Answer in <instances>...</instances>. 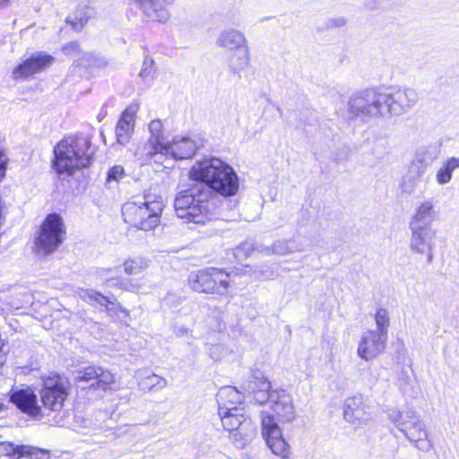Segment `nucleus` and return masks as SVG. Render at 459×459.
<instances>
[{"label": "nucleus", "mask_w": 459, "mask_h": 459, "mask_svg": "<svg viewBox=\"0 0 459 459\" xmlns=\"http://www.w3.org/2000/svg\"><path fill=\"white\" fill-rule=\"evenodd\" d=\"M189 178L205 183L223 196H232L238 189V178L231 166L218 158L204 159L194 163Z\"/></svg>", "instance_id": "1"}, {"label": "nucleus", "mask_w": 459, "mask_h": 459, "mask_svg": "<svg viewBox=\"0 0 459 459\" xmlns=\"http://www.w3.org/2000/svg\"><path fill=\"white\" fill-rule=\"evenodd\" d=\"M92 155L91 142L87 137L67 136L54 148L53 168L58 175L72 176L90 166Z\"/></svg>", "instance_id": "2"}, {"label": "nucleus", "mask_w": 459, "mask_h": 459, "mask_svg": "<svg viewBox=\"0 0 459 459\" xmlns=\"http://www.w3.org/2000/svg\"><path fill=\"white\" fill-rule=\"evenodd\" d=\"M164 208L161 196L145 195L141 201H129L121 208L126 223L138 230L149 231L154 230L160 222Z\"/></svg>", "instance_id": "3"}, {"label": "nucleus", "mask_w": 459, "mask_h": 459, "mask_svg": "<svg viewBox=\"0 0 459 459\" xmlns=\"http://www.w3.org/2000/svg\"><path fill=\"white\" fill-rule=\"evenodd\" d=\"M210 192L191 188L178 193L174 200L177 216L186 222L205 224L215 218L214 209L208 201Z\"/></svg>", "instance_id": "4"}, {"label": "nucleus", "mask_w": 459, "mask_h": 459, "mask_svg": "<svg viewBox=\"0 0 459 459\" xmlns=\"http://www.w3.org/2000/svg\"><path fill=\"white\" fill-rule=\"evenodd\" d=\"M65 226L57 213L48 214L39 226L33 241L34 253L47 256L54 253L65 238Z\"/></svg>", "instance_id": "5"}, {"label": "nucleus", "mask_w": 459, "mask_h": 459, "mask_svg": "<svg viewBox=\"0 0 459 459\" xmlns=\"http://www.w3.org/2000/svg\"><path fill=\"white\" fill-rule=\"evenodd\" d=\"M255 397L259 403L265 402L281 420L291 422L295 420L292 397L285 390H272L271 383L267 378L263 377L259 380Z\"/></svg>", "instance_id": "6"}, {"label": "nucleus", "mask_w": 459, "mask_h": 459, "mask_svg": "<svg viewBox=\"0 0 459 459\" xmlns=\"http://www.w3.org/2000/svg\"><path fill=\"white\" fill-rule=\"evenodd\" d=\"M219 415L224 429L229 431L230 438L238 447H244L255 433V428L244 409L219 410Z\"/></svg>", "instance_id": "7"}, {"label": "nucleus", "mask_w": 459, "mask_h": 459, "mask_svg": "<svg viewBox=\"0 0 459 459\" xmlns=\"http://www.w3.org/2000/svg\"><path fill=\"white\" fill-rule=\"evenodd\" d=\"M230 274L219 268L210 267L191 273L189 283L197 292L226 296L230 287Z\"/></svg>", "instance_id": "8"}, {"label": "nucleus", "mask_w": 459, "mask_h": 459, "mask_svg": "<svg viewBox=\"0 0 459 459\" xmlns=\"http://www.w3.org/2000/svg\"><path fill=\"white\" fill-rule=\"evenodd\" d=\"M68 392V382L63 377L51 373L42 377L39 395L45 409L52 411H61L67 399Z\"/></svg>", "instance_id": "9"}, {"label": "nucleus", "mask_w": 459, "mask_h": 459, "mask_svg": "<svg viewBox=\"0 0 459 459\" xmlns=\"http://www.w3.org/2000/svg\"><path fill=\"white\" fill-rule=\"evenodd\" d=\"M439 148L436 144H427L417 149L409 167V174L403 178V189L411 193L420 180L427 168L439 157Z\"/></svg>", "instance_id": "10"}, {"label": "nucleus", "mask_w": 459, "mask_h": 459, "mask_svg": "<svg viewBox=\"0 0 459 459\" xmlns=\"http://www.w3.org/2000/svg\"><path fill=\"white\" fill-rule=\"evenodd\" d=\"M261 426L263 438L272 454L280 459H290L292 455L291 446L284 438L282 430L273 416L263 411Z\"/></svg>", "instance_id": "11"}, {"label": "nucleus", "mask_w": 459, "mask_h": 459, "mask_svg": "<svg viewBox=\"0 0 459 459\" xmlns=\"http://www.w3.org/2000/svg\"><path fill=\"white\" fill-rule=\"evenodd\" d=\"M199 148L198 142L189 136H176L171 142L166 143L160 154V160H154V163L162 164L165 168H169L173 160L189 159L195 155Z\"/></svg>", "instance_id": "12"}, {"label": "nucleus", "mask_w": 459, "mask_h": 459, "mask_svg": "<svg viewBox=\"0 0 459 459\" xmlns=\"http://www.w3.org/2000/svg\"><path fill=\"white\" fill-rule=\"evenodd\" d=\"M381 99L390 115L400 117L417 104L419 95L413 88L397 87L390 89L386 93H381Z\"/></svg>", "instance_id": "13"}, {"label": "nucleus", "mask_w": 459, "mask_h": 459, "mask_svg": "<svg viewBox=\"0 0 459 459\" xmlns=\"http://www.w3.org/2000/svg\"><path fill=\"white\" fill-rule=\"evenodd\" d=\"M9 401L22 413L34 420H41L44 416L35 389L27 385L13 386L9 391Z\"/></svg>", "instance_id": "14"}, {"label": "nucleus", "mask_w": 459, "mask_h": 459, "mask_svg": "<svg viewBox=\"0 0 459 459\" xmlns=\"http://www.w3.org/2000/svg\"><path fill=\"white\" fill-rule=\"evenodd\" d=\"M348 107L351 114L355 117H377L383 115L381 93L371 90L354 94Z\"/></svg>", "instance_id": "15"}, {"label": "nucleus", "mask_w": 459, "mask_h": 459, "mask_svg": "<svg viewBox=\"0 0 459 459\" xmlns=\"http://www.w3.org/2000/svg\"><path fill=\"white\" fill-rule=\"evenodd\" d=\"M149 138L145 143L139 146L135 155L143 162H153L160 160V151H162L166 143L164 142L163 125L160 120L154 119L149 123Z\"/></svg>", "instance_id": "16"}, {"label": "nucleus", "mask_w": 459, "mask_h": 459, "mask_svg": "<svg viewBox=\"0 0 459 459\" xmlns=\"http://www.w3.org/2000/svg\"><path fill=\"white\" fill-rule=\"evenodd\" d=\"M388 337L373 329L364 331L358 342L357 355L365 361H370L384 352Z\"/></svg>", "instance_id": "17"}, {"label": "nucleus", "mask_w": 459, "mask_h": 459, "mask_svg": "<svg viewBox=\"0 0 459 459\" xmlns=\"http://www.w3.org/2000/svg\"><path fill=\"white\" fill-rule=\"evenodd\" d=\"M53 61L54 57L46 52L34 53L13 68L12 77L13 80H27L49 67Z\"/></svg>", "instance_id": "18"}, {"label": "nucleus", "mask_w": 459, "mask_h": 459, "mask_svg": "<svg viewBox=\"0 0 459 459\" xmlns=\"http://www.w3.org/2000/svg\"><path fill=\"white\" fill-rule=\"evenodd\" d=\"M372 417L370 403L361 395H354L345 399L343 403V418L352 425L362 426Z\"/></svg>", "instance_id": "19"}, {"label": "nucleus", "mask_w": 459, "mask_h": 459, "mask_svg": "<svg viewBox=\"0 0 459 459\" xmlns=\"http://www.w3.org/2000/svg\"><path fill=\"white\" fill-rule=\"evenodd\" d=\"M410 248L412 252L425 255L429 263L433 259L437 231L432 228H409Z\"/></svg>", "instance_id": "20"}, {"label": "nucleus", "mask_w": 459, "mask_h": 459, "mask_svg": "<svg viewBox=\"0 0 459 459\" xmlns=\"http://www.w3.org/2000/svg\"><path fill=\"white\" fill-rule=\"evenodd\" d=\"M438 217V211L432 198L415 204L409 219V228H431Z\"/></svg>", "instance_id": "21"}, {"label": "nucleus", "mask_w": 459, "mask_h": 459, "mask_svg": "<svg viewBox=\"0 0 459 459\" xmlns=\"http://www.w3.org/2000/svg\"><path fill=\"white\" fill-rule=\"evenodd\" d=\"M147 21L164 22L169 18V5L174 0H131Z\"/></svg>", "instance_id": "22"}, {"label": "nucleus", "mask_w": 459, "mask_h": 459, "mask_svg": "<svg viewBox=\"0 0 459 459\" xmlns=\"http://www.w3.org/2000/svg\"><path fill=\"white\" fill-rule=\"evenodd\" d=\"M138 110V105L132 104L121 114L116 126V137L118 143L125 145L129 143L134 131L135 118Z\"/></svg>", "instance_id": "23"}, {"label": "nucleus", "mask_w": 459, "mask_h": 459, "mask_svg": "<svg viewBox=\"0 0 459 459\" xmlns=\"http://www.w3.org/2000/svg\"><path fill=\"white\" fill-rule=\"evenodd\" d=\"M406 438L421 451H429L432 445L429 440V434L425 424L419 418L411 426L403 431Z\"/></svg>", "instance_id": "24"}, {"label": "nucleus", "mask_w": 459, "mask_h": 459, "mask_svg": "<svg viewBox=\"0 0 459 459\" xmlns=\"http://www.w3.org/2000/svg\"><path fill=\"white\" fill-rule=\"evenodd\" d=\"M244 394L230 385L221 387L217 394L219 410L244 409Z\"/></svg>", "instance_id": "25"}, {"label": "nucleus", "mask_w": 459, "mask_h": 459, "mask_svg": "<svg viewBox=\"0 0 459 459\" xmlns=\"http://www.w3.org/2000/svg\"><path fill=\"white\" fill-rule=\"evenodd\" d=\"M216 45L230 52L248 46L244 33L234 28L222 30L216 39Z\"/></svg>", "instance_id": "26"}, {"label": "nucleus", "mask_w": 459, "mask_h": 459, "mask_svg": "<svg viewBox=\"0 0 459 459\" xmlns=\"http://www.w3.org/2000/svg\"><path fill=\"white\" fill-rule=\"evenodd\" d=\"M459 170V156H450L444 159L435 173V180L438 186L449 184L454 173Z\"/></svg>", "instance_id": "27"}, {"label": "nucleus", "mask_w": 459, "mask_h": 459, "mask_svg": "<svg viewBox=\"0 0 459 459\" xmlns=\"http://www.w3.org/2000/svg\"><path fill=\"white\" fill-rule=\"evenodd\" d=\"M250 64L249 48L231 51L228 57V67L231 73L240 74L247 69Z\"/></svg>", "instance_id": "28"}, {"label": "nucleus", "mask_w": 459, "mask_h": 459, "mask_svg": "<svg viewBox=\"0 0 459 459\" xmlns=\"http://www.w3.org/2000/svg\"><path fill=\"white\" fill-rule=\"evenodd\" d=\"M113 269H106L102 271L101 276L105 279L107 287H117L120 290L137 292L140 290L142 284L138 280H126L121 277H112Z\"/></svg>", "instance_id": "29"}, {"label": "nucleus", "mask_w": 459, "mask_h": 459, "mask_svg": "<svg viewBox=\"0 0 459 459\" xmlns=\"http://www.w3.org/2000/svg\"><path fill=\"white\" fill-rule=\"evenodd\" d=\"M389 420L403 432L411 426L420 416L411 409L396 410L392 409L388 412Z\"/></svg>", "instance_id": "30"}, {"label": "nucleus", "mask_w": 459, "mask_h": 459, "mask_svg": "<svg viewBox=\"0 0 459 459\" xmlns=\"http://www.w3.org/2000/svg\"><path fill=\"white\" fill-rule=\"evenodd\" d=\"M30 446H14L10 442H0V459H19L22 455H32Z\"/></svg>", "instance_id": "31"}, {"label": "nucleus", "mask_w": 459, "mask_h": 459, "mask_svg": "<svg viewBox=\"0 0 459 459\" xmlns=\"http://www.w3.org/2000/svg\"><path fill=\"white\" fill-rule=\"evenodd\" d=\"M93 13V10L88 5H80L67 17V22H69L74 29L80 30L87 23Z\"/></svg>", "instance_id": "32"}, {"label": "nucleus", "mask_w": 459, "mask_h": 459, "mask_svg": "<svg viewBox=\"0 0 459 459\" xmlns=\"http://www.w3.org/2000/svg\"><path fill=\"white\" fill-rule=\"evenodd\" d=\"M122 266L126 275H138L149 267V261L143 256L128 257L125 259Z\"/></svg>", "instance_id": "33"}, {"label": "nucleus", "mask_w": 459, "mask_h": 459, "mask_svg": "<svg viewBox=\"0 0 459 459\" xmlns=\"http://www.w3.org/2000/svg\"><path fill=\"white\" fill-rule=\"evenodd\" d=\"M374 320L376 324V329H373V331L388 337L390 316L387 309L383 307L377 308L374 316Z\"/></svg>", "instance_id": "34"}, {"label": "nucleus", "mask_w": 459, "mask_h": 459, "mask_svg": "<svg viewBox=\"0 0 459 459\" xmlns=\"http://www.w3.org/2000/svg\"><path fill=\"white\" fill-rule=\"evenodd\" d=\"M140 385L142 389L160 390L167 385V380L156 374H149L141 380Z\"/></svg>", "instance_id": "35"}, {"label": "nucleus", "mask_w": 459, "mask_h": 459, "mask_svg": "<svg viewBox=\"0 0 459 459\" xmlns=\"http://www.w3.org/2000/svg\"><path fill=\"white\" fill-rule=\"evenodd\" d=\"M74 62L77 65L85 68L102 67L106 65V61L103 58L91 53H83L82 57H77Z\"/></svg>", "instance_id": "36"}, {"label": "nucleus", "mask_w": 459, "mask_h": 459, "mask_svg": "<svg viewBox=\"0 0 459 459\" xmlns=\"http://www.w3.org/2000/svg\"><path fill=\"white\" fill-rule=\"evenodd\" d=\"M114 385V375L110 371L100 368L96 380L97 387L106 391L112 389Z\"/></svg>", "instance_id": "37"}, {"label": "nucleus", "mask_w": 459, "mask_h": 459, "mask_svg": "<svg viewBox=\"0 0 459 459\" xmlns=\"http://www.w3.org/2000/svg\"><path fill=\"white\" fill-rule=\"evenodd\" d=\"M80 296L83 300L91 305L100 304L101 306H107L108 303H109L107 297L92 290H82Z\"/></svg>", "instance_id": "38"}, {"label": "nucleus", "mask_w": 459, "mask_h": 459, "mask_svg": "<svg viewBox=\"0 0 459 459\" xmlns=\"http://www.w3.org/2000/svg\"><path fill=\"white\" fill-rule=\"evenodd\" d=\"M156 74V66L152 58L146 56L142 65V69L140 71V77L144 82H151L154 79Z\"/></svg>", "instance_id": "39"}, {"label": "nucleus", "mask_w": 459, "mask_h": 459, "mask_svg": "<svg viewBox=\"0 0 459 459\" xmlns=\"http://www.w3.org/2000/svg\"><path fill=\"white\" fill-rule=\"evenodd\" d=\"M292 247H290V242L287 240L277 241L273 244L271 247H266L264 252L266 255L269 254H277V255H286L292 252Z\"/></svg>", "instance_id": "40"}, {"label": "nucleus", "mask_w": 459, "mask_h": 459, "mask_svg": "<svg viewBox=\"0 0 459 459\" xmlns=\"http://www.w3.org/2000/svg\"><path fill=\"white\" fill-rule=\"evenodd\" d=\"M254 250V245L251 242L246 241L235 248V258L238 262H243L251 255Z\"/></svg>", "instance_id": "41"}, {"label": "nucleus", "mask_w": 459, "mask_h": 459, "mask_svg": "<svg viewBox=\"0 0 459 459\" xmlns=\"http://www.w3.org/2000/svg\"><path fill=\"white\" fill-rule=\"evenodd\" d=\"M100 368L90 366L85 368L82 370H80L76 376V379L80 382L82 381H91V380H97V377L99 374Z\"/></svg>", "instance_id": "42"}, {"label": "nucleus", "mask_w": 459, "mask_h": 459, "mask_svg": "<svg viewBox=\"0 0 459 459\" xmlns=\"http://www.w3.org/2000/svg\"><path fill=\"white\" fill-rule=\"evenodd\" d=\"M125 176L124 168L120 165H115L107 173L106 184L109 186L112 183H117Z\"/></svg>", "instance_id": "43"}, {"label": "nucleus", "mask_w": 459, "mask_h": 459, "mask_svg": "<svg viewBox=\"0 0 459 459\" xmlns=\"http://www.w3.org/2000/svg\"><path fill=\"white\" fill-rule=\"evenodd\" d=\"M229 350L223 344H213L209 348V355L214 360H220L225 358Z\"/></svg>", "instance_id": "44"}, {"label": "nucleus", "mask_w": 459, "mask_h": 459, "mask_svg": "<svg viewBox=\"0 0 459 459\" xmlns=\"http://www.w3.org/2000/svg\"><path fill=\"white\" fill-rule=\"evenodd\" d=\"M63 51L65 55L76 58L81 55L80 48L77 42H70L63 47Z\"/></svg>", "instance_id": "45"}, {"label": "nucleus", "mask_w": 459, "mask_h": 459, "mask_svg": "<svg viewBox=\"0 0 459 459\" xmlns=\"http://www.w3.org/2000/svg\"><path fill=\"white\" fill-rule=\"evenodd\" d=\"M8 157L4 150H0V181L5 177Z\"/></svg>", "instance_id": "46"}, {"label": "nucleus", "mask_w": 459, "mask_h": 459, "mask_svg": "<svg viewBox=\"0 0 459 459\" xmlns=\"http://www.w3.org/2000/svg\"><path fill=\"white\" fill-rule=\"evenodd\" d=\"M273 277V272L272 270H255L254 278L259 281L270 280Z\"/></svg>", "instance_id": "47"}, {"label": "nucleus", "mask_w": 459, "mask_h": 459, "mask_svg": "<svg viewBox=\"0 0 459 459\" xmlns=\"http://www.w3.org/2000/svg\"><path fill=\"white\" fill-rule=\"evenodd\" d=\"M336 26L342 27L346 23V20L343 17L337 18L333 21Z\"/></svg>", "instance_id": "48"}, {"label": "nucleus", "mask_w": 459, "mask_h": 459, "mask_svg": "<svg viewBox=\"0 0 459 459\" xmlns=\"http://www.w3.org/2000/svg\"><path fill=\"white\" fill-rule=\"evenodd\" d=\"M5 360V354L3 351L2 344L0 343V365L4 364Z\"/></svg>", "instance_id": "49"}, {"label": "nucleus", "mask_w": 459, "mask_h": 459, "mask_svg": "<svg viewBox=\"0 0 459 459\" xmlns=\"http://www.w3.org/2000/svg\"><path fill=\"white\" fill-rule=\"evenodd\" d=\"M11 4L10 0H0V7H6Z\"/></svg>", "instance_id": "50"}, {"label": "nucleus", "mask_w": 459, "mask_h": 459, "mask_svg": "<svg viewBox=\"0 0 459 459\" xmlns=\"http://www.w3.org/2000/svg\"><path fill=\"white\" fill-rule=\"evenodd\" d=\"M4 403H1V402H0V412H1L2 411H4Z\"/></svg>", "instance_id": "51"}, {"label": "nucleus", "mask_w": 459, "mask_h": 459, "mask_svg": "<svg viewBox=\"0 0 459 459\" xmlns=\"http://www.w3.org/2000/svg\"><path fill=\"white\" fill-rule=\"evenodd\" d=\"M11 308L18 309V308H19V306H18V305L12 304V305H11Z\"/></svg>", "instance_id": "52"}]
</instances>
